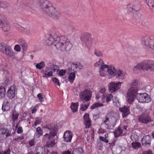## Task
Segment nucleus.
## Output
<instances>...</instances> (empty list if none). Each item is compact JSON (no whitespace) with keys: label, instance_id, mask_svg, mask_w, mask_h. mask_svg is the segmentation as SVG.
<instances>
[{"label":"nucleus","instance_id":"f257e3e1","mask_svg":"<svg viewBox=\"0 0 154 154\" xmlns=\"http://www.w3.org/2000/svg\"><path fill=\"white\" fill-rule=\"evenodd\" d=\"M45 42L48 45L53 44L58 49L62 51H69L72 47L69 40L64 36L59 37L55 35L53 36L49 35Z\"/></svg>","mask_w":154,"mask_h":154},{"label":"nucleus","instance_id":"f03ea898","mask_svg":"<svg viewBox=\"0 0 154 154\" xmlns=\"http://www.w3.org/2000/svg\"><path fill=\"white\" fill-rule=\"evenodd\" d=\"M39 8L54 19L59 18L60 12L53 5L52 3L46 0H40L38 2Z\"/></svg>","mask_w":154,"mask_h":154},{"label":"nucleus","instance_id":"7ed1b4c3","mask_svg":"<svg viewBox=\"0 0 154 154\" xmlns=\"http://www.w3.org/2000/svg\"><path fill=\"white\" fill-rule=\"evenodd\" d=\"M50 130V134H46L44 136L43 140L46 141V145L48 147H53L55 145L54 137L56 135L57 129L55 124H51L44 127Z\"/></svg>","mask_w":154,"mask_h":154},{"label":"nucleus","instance_id":"20e7f679","mask_svg":"<svg viewBox=\"0 0 154 154\" xmlns=\"http://www.w3.org/2000/svg\"><path fill=\"white\" fill-rule=\"evenodd\" d=\"M137 83L136 81L134 80L132 83L131 88L127 93V102L131 104L135 98L138 89L137 86Z\"/></svg>","mask_w":154,"mask_h":154},{"label":"nucleus","instance_id":"39448f33","mask_svg":"<svg viewBox=\"0 0 154 154\" xmlns=\"http://www.w3.org/2000/svg\"><path fill=\"white\" fill-rule=\"evenodd\" d=\"M141 42L144 46L154 51V36L144 35L142 37Z\"/></svg>","mask_w":154,"mask_h":154},{"label":"nucleus","instance_id":"423d86ee","mask_svg":"<svg viewBox=\"0 0 154 154\" xmlns=\"http://www.w3.org/2000/svg\"><path fill=\"white\" fill-rule=\"evenodd\" d=\"M16 28L20 32L26 33L27 35L31 36L35 32V28L32 26L28 25L24 28L16 24L15 25Z\"/></svg>","mask_w":154,"mask_h":154},{"label":"nucleus","instance_id":"0eeeda50","mask_svg":"<svg viewBox=\"0 0 154 154\" xmlns=\"http://www.w3.org/2000/svg\"><path fill=\"white\" fill-rule=\"evenodd\" d=\"M0 51L8 57H11L14 55L11 47L5 43L0 44Z\"/></svg>","mask_w":154,"mask_h":154},{"label":"nucleus","instance_id":"6e6552de","mask_svg":"<svg viewBox=\"0 0 154 154\" xmlns=\"http://www.w3.org/2000/svg\"><path fill=\"white\" fill-rule=\"evenodd\" d=\"M143 70L147 71L154 70V61L151 60H146L141 62Z\"/></svg>","mask_w":154,"mask_h":154},{"label":"nucleus","instance_id":"1a4fd4ad","mask_svg":"<svg viewBox=\"0 0 154 154\" xmlns=\"http://www.w3.org/2000/svg\"><path fill=\"white\" fill-rule=\"evenodd\" d=\"M92 92L89 89H85L82 91L79 94L80 100L82 101L85 100L88 102L90 100L91 98Z\"/></svg>","mask_w":154,"mask_h":154},{"label":"nucleus","instance_id":"9d476101","mask_svg":"<svg viewBox=\"0 0 154 154\" xmlns=\"http://www.w3.org/2000/svg\"><path fill=\"white\" fill-rule=\"evenodd\" d=\"M140 102L148 103L151 100L149 96L146 93L136 94L135 97Z\"/></svg>","mask_w":154,"mask_h":154},{"label":"nucleus","instance_id":"9b49d317","mask_svg":"<svg viewBox=\"0 0 154 154\" xmlns=\"http://www.w3.org/2000/svg\"><path fill=\"white\" fill-rule=\"evenodd\" d=\"M138 120L141 123L146 124L151 122V117L148 113L141 114L138 117Z\"/></svg>","mask_w":154,"mask_h":154},{"label":"nucleus","instance_id":"f8f14e48","mask_svg":"<svg viewBox=\"0 0 154 154\" xmlns=\"http://www.w3.org/2000/svg\"><path fill=\"white\" fill-rule=\"evenodd\" d=\"M122 82H118L115 83L111 82L108 85L109 90L111 93H114L120 88V86Z\"/></svg>","mask_w":154,"mask_h":154},{"label":"nucleus","instance_id":"ddd939ff","mask_svg":"<svg viewBox=\"0 0 154 154\" xmlns=\"http://www.w3.org/2000/svg\"><path fill=\"white\" fill-rule=\"evenodd\" d=\"M11 135V132L9 131L6 128H3L0 129V139L4 140Z\"/></svg>","mask_w":154,"mask_h":154},{"label":"nucleus","instance_id":"4468645a","mask_svg":"<svg viewBox=\"0 0 154 154\" xmlns=\"http://www.w3.org/2000/svg\"><path fill=\"white\" fill-rule=\"evenodd\" d=\"M137 3L134 2L132 5H130L128 7V10L130 12H134L139 11L140 9V5L139 0H137Z\"/></svg>","mask_w":154,"mask_h":154},{"label":"nucleus","instance_id":"2eb2a0df","mask_svg":"<svg viewBox=\"0 0 154 154\" xmlns=\"http://www.w3.org/2000/svg\"><path fill=\"white\" fill-rule=\"evenodd\" d=\"M0 28L5 32H8L10 30V26L8 21L4 19L0 23Z\"/></svg>","mask_w":154,"mask_h":154},{"label":"nucleus","instance_id":"dca6fc26","mask_svg":"<svg viewBox=\"0 0 154 154\" xmlns=\"http://www.w3.org/2000/svg\"><path fill=\"white\" fill-rule=\"evenodd\" d=\"M151 137L149 135H146L143 136L141 140L142 145L145 146H149L151 144Z\"/></svg>","mask_w":154,"mask_h":154},{"label":"nucleus","instance_id":"f3484780","mask_svg":"<svg viewBox=\"0 0 154 154\" xmlns=\"http://www.w3.org/2000/svg\"><path fill=\"white\" fill-rule=\"evenodd\" d=\"M16 87L14 85L11 86L7 92V96L8 97L12 99L15 97V96Z\"/></svg>","mask_w":154,"mask_h":154},{"label":"nucleus","instance_id":"a211bd4d","mask_svg":"<svg viewBox=\"0 0 154 154\" xmlns=\"http://www.w3.org/2000/svg\"><path fill=\"white\" fill-rule=\"evenodd\" d=\"M119 110L122 112L123 118L127 116L130 113L129 106H125L119 107Z\"/></svg>","mask_w":154,"mask_h":154},{"label":"nucleus","instance_id":"6ab92c4d","mask_svg":"<svg viewBox=\"0 0 154 154\" xmlns=\"http://www.w3.org/2000/svg\"><path fill=\"white\" fill-rule=\"evenodd\" d=\"M45 149L44 147L38 146L36 147L34 151V153L32 151H30L28 154H45Z\"/></svg>","mask_w":154,"mask_h":154},{"label":"nucleus","instance_id":"aec40b11","mask_svg":"<svg viewBox=\"0 0 154 154\" xmlns=\"http://www.w3.org/2000/svg\"><path fill=\"white\" fill-rule=\"evenodd\" d=\"M72 133L69 131H67L65 132L63 138L65 141L66 142H70L72 137Z\"/></svg>","mask_w":154,"mask_h":154},{"label":"nucleus","instance_id":"412c9836","mask_svg":"<svg viewBox=\"0 0 154 154\" xmlns=\"http://www.w3.org/2000/svg\"><path fill=\"white\" fill-rule=\"evenodd\" d=\"M94 66L95 67H99L100 69H103L105 68H106L107 67V65H106L103 63V60L100 59L99 60L94 64Z\"/></svg>","mask_w":154,"mask_h":154},{"label":"nucleus","instance_id":"4be33fe9","mask_svg":"<svg viewBox=\"0 0 154 154\" xmlns=\"http://www.w3.org/2000/svg\"><path fill=\"white\" fill-rule=\"evenodd\" d=\"M68 66V70L69 72L73 71V72H75L77 71L78 67L77 64L71 62H69L67 64Z\"/></svg>","mask_w":154,"mask_h":154},{"label":"nucleus","instance_id":"5701e85b","mask_svg":"<svg viewBox=\"0 0 154 154\" xmlns=\"http://www.w3.org/2000/svg\"><path fill=\"white\" fill-rule=\"evenodd\" d=\"M107 67V72L109 74L112 76H114L116 75V68L113 66L112 65H108Z\"/></svg>","mask_w":154,"mask_h":154},{"label":"nucleus","instance_id":"b1692460","mask_svg":"<svg viewBox=\"0 0 154 154\" xmlns=\"http://www.w3.org/2000/svg\"><path fill=\"white\" fill-rule=\"evenodd\" d=\"M84 119V123L86 126V128H89L91 125V121L89 117V115L88 113H85L83 116Z\"/></svg>","mask_w":154,"mask_h":154},{"label":"nucleus","instance_id":"393cba45","mask_svg":"<svg viewBox=\"0 0 154 154\" xmlns=\"http://www.w3.org/2000/svg\"><path fill=\"white\" fill-rule=\"evenodd\" d=\"M20 45L21 46L23 52L26 51L28 48V44L23 39H20L18 41Z\"/></svg>","mask_w":154,"mask_h":154},{"label":"nucleus","instance_id":"a878e982","mask_svg":"<svg viewBox=\"0 0 154 154\" xmlns=\"http://www.w3.org/2000/svg\"><path fill=\"white\" fill-rule=\"evenodd\" d=\"M141 70H143V68L141 62L137 64L136 66H134L133 68V71L135 73H137Z\"/></svg>","mask_w":154,"mask_h":154},{"label":"nucleus","instance_id":"bb28decb","mask_svg":"<svg viewBox=\"0 0 154 154\" xmlns=\"http://www.w3.org/2000/svg\"><path fill=\"white\" fill-rule=\"evenodd\" d=\"M6 89L4 87L1 86H0V99H2L5 96Z\"/></svg>","mask_w":154,"mask_h":154},{"label":"nucleus","instance_id":"cd10ccee","mask_svg":"<svg viewBox=\"0 0 154 154\" xmlns=\"http://www.w3.org/2000/svg\"><path fill=\"white\" fill-rule=\"evenodd\" d=\"M122 130L120 127H119L117 130H115L114 132V136L115 138L119 137L122 133Z\"/></svg>","mask_w":154,"mask_h":154},{"label":"nucleus","instance_id":"c85d7f7f","mask_svg":"<svg viewBox=\"0 0 154 154\" xmlns=\"http://www.w3.org/2000/svg\"><path fill=\"white\" fill-rule=\"evenodd\" d=\"M10 109V103L9 102L7 101L4 102L2 105V109L4 111H8Z\"/></svg>","mask_w":154,"mask_h":154},{"label":"nucleus","instance_id":"c756f323","mask_svg":"<svg viewBox=\"0 0 154 154\" xmlns=\"http://www.w3.org/2000/svg\"><path fill=\"white\" fill-rule=\"evenodd\" d=\"M147 5L152 11H154V0H147Z\"/></svg>","mask_w":154,"mask_h":154},{"label":"nucleus","instance_id":"7c9ffc66","mask_svg":"<svg viewBox=\"0 0 154 154\" xmlns=\"http://www.w3.org/2000/svg\"><path fill=\"white\" fill-rule=\"evenodd\" d=\"M83 149L81 148L74 149L72 152V154H83Z\"/></svg>","mask_w":154,"mask_h":154},{"label":"nucleus","instance_id":"2f4dec72","mask_svg":"<svg viewBox=\"0 0 154 154\" xmlns=\"http://www.w3.org/2000/svg\"><path fill=\"white\" fill-rule=\"evenodd\" d=\"M79 105L78 102L76 103H72L70 106V108L73 112H76L77 111V108Z\"/></svg>","mask_w":154,"mask_h":154},{"label":"nucleus","instance_id":"473e14b6","mask_svg":"<svg viewBox=\"0 0 154 154\" xmlns=\"http://www.w3.org/2000/svg\"><path fill=\"white\" fill-rule=\"evenodd\" d=\"M84 101H83V103L80 105V109L82 111L85 110L88 108L89 105L90 103H88L87 104H85Z\"/></svg>","mask_w":154,"mask_h":154},{"label":"nucleus","instance_id":"72a5a7b5","mask_svg":"<svg viewBox=\"0 0 154 154\" xmlns=\"http://www.w3.org/2000/svg\"><path fill=\"white\" fill-rule=\"evenodd\" d=\"M19 115V114L15 110H13L12 111V116L13 121L14 123L15 122V120L18 118Z\"/></svg>","mask_w":154,"mask_h":154},{"label":"nucleus","instance_id":"f704fd0d","mask_svg":"<svg viewBox=\"0 0 154 154\" xmlns=\"http://www.w3.org/2000/svg\"><path fill=\"white\" fill-rule=\"evenodd\" d=\"M75 72H71L69 74L68 76L69 80L71 83L73 82V81L75 78Z\"/></svg>","mask_w":154,"mask_h":154},{"label":"nucleus","instance_id":"c9c22d12","mask_svg":"<svg viewBox=\"0 0 154 154\" xmlns=\"http://www.w3.org/2000/svg\"><path fill=\"white\" fill-rule=\"evenodd\" d=\"M36 68L40 69H42L45 66V63L44 62L42 61L38 63H35Z\"/></svg>","mask_w":154,"mask_h":154},{"label":"nucleus","instance_id":"e433bc0d","mask_svg":"<svg viewBox=\"0 0 154 154\" xmlns=\"http://www.w3.org/2000/svg\"><path fill=\"white\" fill-rule=\"evenodd\" d=\"M94 54L95 56L98 57H103V53L101 51L98 50H95L94 51Z\"/></svg>","mask_w":154,"mask_h":154},{"label":"nucleus","instance_id":"4c0bfd02","mask_svg":"<svg viewBox=\"0 0 154 154\" xmlns=\"http://www.w3.org/2000/svg\"><path fill=\"white\" fill-rule=\"evenodd\" d=\"M116 75L117 77H121L122 79H123V71L120 69L116 71Z\"/></svg>","mask_w":154,"mask_h":154},{"label":"nucleus","instance_id":"58836bf2","mask_svg":"<svg viewBox=\"0 0 154 154\" xmlns=\"http://www.w3.org/2000/svg\"><path fill=\"white\" fill-rule=\"evenodd\" d=\"M133 148L134 149H137L140 147V143L138 142H133L131 143Z\"/></svg>","mask_w":154,"mask_h":154},{"label":"nucleus","instance_id":"ea45409f","mask_svg":"<svg viewBox=\"0 0 154 154\" xmlns=\"http://www.w3.org/2000/svg\"><path fill=\"white\" fill-rule=\"evenodd\" d=\"M103 106V104L102 103H95L94 104H93L91 106L90 108L91 109H93L96 107H100Z\"/></svg>","mask_w":154,"mask_h":154},{"label":"nucleus","instance_id":"a19ab883","mask_svg":"<svg viewBox=\"0 0 154 154\" xmlns=\"http://www.w3.org/2000/svg\"><path fill=\"white\" fill-rule=\"evenodd\" d=\"M50 68L51 70H52L54 72L57 71L59 69L58 66L54 64L51 65L50 66Z\"/></svg>","mask_w":154,"mask_h":154},{"label":"nucleus","instance_id":"79ce46f5","mask_svg":"<svg viewBox=\"0 0 154 154\" xmlns=\"http://www.w3.org/2000/svg\"><path fill=\"white\" fill-rule=\"evenodd\" d=\"M53 72L52 71H49L47 73L43 74V77L44 78H48L52 76L53 75Z\"/></svg>","mask_w":154,"mask_h":154},{"label":"nucleus","instance_id":"37998d69","mask_svg":"<svg viewBox=\"0 0 154 154\" xmlns=\"http://www.w3.org/2000/svg\"><path fill=\"white\" fill-rule=\"evenodd\" d=\"M106 101L107 103H108L112 99L113 96L112 94H110L107 95L106 96Z\"/></svg>","mask_w":154,"mask_h":154},{"label":"nucleus","instance_id":"c03bdc74","mask_svg":"<svg viewBox=\"0 0 154 154\" xmlns=\"http://www.w3.org/2000/svg\"><path fill=\"white\" fill-rule=\"evenodd\" d=\"M0 5L1 6V8L5 9L9 6V5L6 2H1Z\"/></svg>","mask_w":154,"mask_h":154},{"label":"nucleus","instance_id":"a18cd8bd","mask_svg":"<svg viewBox=\"0 0 154 154\" xmlns=\"http://www.w3.org/2000/svg\"><path fill=\"white\" fill-rule=\"evenodd\" d=\"M36 131L39 135L41 136L42 135L43 131L40 127H38L36 129Z\"/></svg>","mask_w":154,"mask_h":154},{"label":"nucleus","instance_id":"49530a36","mask_svg":"<svg viewBox=\"0 0 154 154\" xmlns=\"http://www.w3.org/2000/svg\"><path fill=\"white\" fill-rule=\"evenodd\" d=\"M40 102H43L44 101V98L42 96L41 93H39L38 94L37 96Z\"/></svg>","mask_w":154,"mask_h":154},{"label":"nucleus","instance_id":"de8ad7c7","mask_svg":"<svg viewBox=\"0 0 154 154\" xmlns=\"http://www.w3.org/2000/svg\"><path fill=\"white\" fill-rule=\"evenodd\" d=\"M41 122V119L38 118L35 119V121L34 124V125L36 126L37 125L39 124Z\"/></svg>","mask_w":154,"mask_h":154},{"label":"nucleus","instance_id":"09e8293b","mask_svg":"<svg viewBox=\"0 0 154 154\" xmlns=\"http://www.w3.org/2000/svg\"><path fill=\"white\" fill-rule=\"evenodd\" d=\"M35 140L34 139H33L29 141V144L30 146H32L35 145Z\"/></svg>","mask_w":154,"mask_h":154},{"label":"nucleus","instance_id":"8fccbe9b","mask_svg":"<svg viewBox=\"0 0 154 154\" xmlns=\"http://www.w3.org/2000/svg\"><path fill=\"white\" fill-rule=\"evenodd\" d=\"M53 81L54 82V84L60 86V82H59L58 79L56 78H54L53 79Z\"/></svg>","mask_w":154,"mask_h":154},{"label":"nucleus","instance_id":"3c124183","mask_svg":"<svg viewBox=\"0 0 154 154\" xmlns=\"http://www.w3.org/2000/svg\"><path fill=\"white\" fill-rule=\"evenodd\" d=\"M65 72L66 71L65 70H60L58 72V75L60 76H62L64 75Z\"/></svg>","mask_w":154,"mask_h":154},{"label":"nucleus","instance_id":"603ef678","mask_svg":"<svg viewBox=\"0 0 154 154\" xmlns=\"http://www.w3.org/2000/svg\"><path fill=\"white\" fill-rule=\"evenodd\" d=\"M104 69H100L99 71L100 75L102 77H104L105 76V74L104 72Z\"/></svg>","mask_w":154,"mask_h":154},{"label":"nucleus","instance_id":"864d4df0","mask_svg":"<svg viewBox=\"0 0 154 154\" xmlns=\"http://www.w3.org/2000/svg\"><path fill=\"white\" fill-rule=\"evenodd\" d=\"M99 139L100 140L106 143H108L109 142L108 140L106 138H105L104 137L100 136L99 137Z\"/></svg>","mask_w":154,"mask_h":154},{"label":"nucleus","instance_id":"5fc2aeb1","mask_svg":"<svg viewBox=\"0 0 154 154\" xmlns=\"http://www.w3.org/2000/svg\"><path fill=\"white\" fill-rule=\"evenodd\" d=\"M14 49L16 51H20L21 49L20 45H16L14 47Z\"/></svg>","mask_w":154,"mask_h":154},{"label":"nucleus","instance_id":"6e6d98bb","mask_svg":"<svg viewBox=\"0 0 154 154\" xmlns=\"http://www.w3.org/2000/svg\"><path fill=\"white\" fill-rule=\"evenodd\" d=\"M105 119V120L103 121L102 124L104 123L106 125H107V123H108V122L109 121V118L107 115L106 116Z\"/></svg>","mask_w":154,"mask_h":154},{"label":"nucleus","instance_id":"4d7b16f0","mask_svg":"<svg viewBox=\"0 0 154 154\" xmlns=\"http://www.w3.org/2000/svg\"><path fill=\"white\" fill-rule=\"evenodd\" d=\"M23 131L22 128L21 127H19L17 130V133L18 134H20Z\"/></svg>","mask_w":154,"mask_h":154},{"label":"nucleus","instance_id":"13d9d810","mask_svg":"<svg viewBox=\"0 0 154 154\" xmlns=\"http://www.w3.org/2000/svg\"><path fill=\"white\" fill-rule=\"evenodd\" d=\"M152 152L151 150H148L143 151V154H152Z\"/></svg>","mask_w":154,"mask_h":154},{"label":"nucleus","instance_id":"bf43d9fd","mask_svg":"<svg viewBox=\"0 0 154 154\" xmlns=\"http://www.w3.org/2000/svg\"><path fill=\"white\" fill-rule=\"evenodd\" d=\"M24 138V137H15L14 140L17 141H19L20 140H21L23 139Z\"/></svg>","mask_w":154,"mask_h":154},{"label":"nucleus","instance_id":"052dcab7","mask_svg":"<svg viewBox=\"0 0 154 154\" xmlns=\"http://www.w3.org/2000/svg\"><path fill=\"white\" fill-rule=\"evenodd\" d=\"M48 68H46L45 69H42L41 72L43 73V74H45V73H47L48 72Z\"/></svg>","mask_w":154,"mask_h":154},{"label":"nucleus","instance_id":"680f3d73","mask_svg":"<svg viewBox=\"0 0 154 154\" xmlns=\"http://www.w3.org/2000/svg\"><path fill=\"white\" fill-rule=\"evenodd\" d=\"M10 149L5 151L3 153H0V154H10Z\"/></svg>","mask_w":154,"mask_h":154},{"label":"nucleus","instance_id":"e2e57ef3","mask_svg":"<svg viewBox=\"0 0 154 154\" xmlns=\"http://www.w3.org/2000/svg\"><path fill=\"white\" fill-rule=\"evenodd\" d=\"M97 145L99 149H100L102 147L103 144L100 141L97 143Z\"/></svg>","mask_w":154,"mask_h":154},{"label":"nucleus","instance_id":"0e129e2a","mask_svg":"<svg viewBox=\"0 0 154 154\" xmlns=\"http://www.w3.org/2000/svg\"><path fill=\"white\" fill-rule=\"evenodd\" d=\"M47 154H58V153L55 151H53L52 152H50L49 151H48L47 152Z\"/></svg>","mask_w":154,"mask_h":154},{"label":"nucleus","instance_id":"69168bd1","mask_svg":"<svg viewBox=\"0 0 154 154\" xmlns=\"http://www.w3.org/2000/svg\"><path fill=\"white\" fill-rule=\"evenodd\" d=\"M36 109L35 107H33L32 109V113H34L36 112Z\"/></svg>","mask_w":154,"mask_h":154},{"label":"nucleus","instance_id":"338daca9","mask_svg":"<svg viewBox=\"0 0 154 154\" xmlns=\"http://www.w3.org/2000/svg\"><path fill=\"white\" fill-rule=\"evenodd\" d=\"M62 154H71V152L69 150L64 151Z\"/></svg>","mask_w":154,"mask_h":154},{"label":"nucleus","instance_id":"774afa93","mask_svg":"<svg viewBox=\"0 0 154 154\" xmlns=\"http://www.w3.org/2000/svg\"><path fill=\"white\" fill-rule=\"evenodd\" d=\"M105 91L106 90L105 88L101 89L100 90V93L103 94L105 92Z\"/></svg>","mask_w":154,"mask_h":154}]
</instances>
